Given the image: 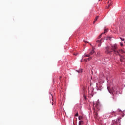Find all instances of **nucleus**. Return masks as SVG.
<instances>
[{
	"label": "nucleus",
	"mask_w": 125,
	"mask_h": 125,
	"mask_svg": "<svg viewBox=\"0 0 125 125\" xmlns=\"http://www.w3.org/2000/svg\"><path fill=\"white\" fill-rule=\"evenodd\" d=\"M83 119V117L82 116H79V120H82Z\"/></svg>",
	"instance_id": "f8f14e48"
},
{
	"label": "nucleus",
	"mask_w": 125,
	"mask_h": 125,
	"mask_svg": "<svg viewBox=\"0 0 125 125\" xmlns=\"http://www.w3.org/2000/svg\"><path fill=\"white\" fill-rule=\"evenodd\" d=\"M73 55H75V56H77V55H78V53H73Z\"/></svg>",
	"instance_id": "2eb2a0df"
},
{
	"label": "nucleus",
	"mask_w": 125,
	"mask_h": 125,
	"mask_svg": "<svg viewBox=\"0 0 125 125\" xmlns=\"http://www.w3.org/2000/svg\"><path fill=\"white\" fill-rule=\"evenodd\" d=\"M96 56H100V52H98L96 54Z\"/></svg>",
	"instance_id": "9d476101"
},
{
	"label": "nucleus",
	"mask_w": 125,
	"mask_h": 125,
	"mask_svg": "<svg viewBox=\"0 0 125 125\" xmlns=\"http://www.w3.org/2000/svg\"><path fill=\"white\" fill-rule=\"evenodd\" d=\"M91 57H89V58H87V59H85L84 60V61H85V62H87V60H88L89 61H90V60H91Z\"/></svg>",
	"instance_id": "20e7f679"
},
{
	"label": "nucleus",
	"mask_w": 125,
	"mask_h": 125,
	"mask_svg": "<svg viewBox=\"0 0 125 125\" xmlns=\"http://www.w3.org/2000/svg\"><path fill=\"white\" fill-rule=\"evenodd\" d=\"M120 39L122 40V41H125V39H124L123 38L120 37Z\"/></svg>",
	"instance_id": "a211bd4d"
},
{
	"label": "nucleus",
	"mask_w": 125,
	"mask_h": 125,
	"mask_svg": "<svg viewBox=\"0 0 125 125\" xmlns=\"http://www.w3.org/2000/svg\"><path fill=\"white\" fill-rule=\"evenodd\" d=\"M78 116H79V113H76V114H75V117H78Z\"/></svg>",
	"instance_id": "4468645a"
},
{
	"label": "nucleus",
	"mask_w": 125,
	"mask_h": 125,
	"mask_svg": "<svg viewBox=\"0 0 125 125\" xmlns=\"http://www.w3.org/2000/svg\"><path fill=\"white\" fill-rule=\"evenodd\" d=\"M85 43H88V42L87 41H85Z\"/></svg>",
	"instance_id": "412c9836"
},
{
	"label": "nucleus",
	"mask_w": 125,
	"mask_h": 125,
	"mask_svg": "<svg viewBox=\"0 0 125 125\" xmlns=\"http://www.w3.org/2000/svg\"><path fill=\"white\" fill-rule=\"evenodd\" d=\"M105 48L106 53L110 54L111 52H114V53L116 55H119V56L120 57V61H122V58H123V56H121V55H120V54L119 53V50H118V47L117 46V45L112 46L111 48L109 46H107Z\"/></svg>",
	"instance_id": "f257e3e1"
},
{
	"label": "nucleus",
	"mask_w": 125,
	"mask_h": 125,
	"mask_svg": "<svg viewBox=\"0 0 125 125\" xmlns=\"http://www.w3.org/2000/svg\"><path fill=\"white\" fill-rule=\"evenodd\" d=\"M83 69H79V70H77V72H78V73H82V72H83Z\"/></svg>",
	"instance_id": "1a4fd4ad"
},
{
	"label": "nucleus",
	"mask_w": 125,
	"mask_h": 125,
	"mask_svg": "<svg viewBox=\"0 0 125 125\" xmlns=\"http://www.w3.org/2000/svg\"><path fill=\"white\" fill-rule=\"evenodd\" d=\"M94 53V49L92 48V51L90 52L89 54L85 55V57H90V55H92Z\"/></svg>",
	"instance_id": "7ed1b4c3"
},
{
	"label": "nucleus",
	"mask_w": 125,
	"mask_h": 125,
	"mask_svg": "<svg viewBox=\"0 0 125 125\" xmlns=\"http://www.w3.org/2000/svg\"><path fill=\"white\" fill-rule=\"evenodd\" d=\"M102 41V39H101L100 40H98L96 41V42L98 43H102V42H101Z\"/></svg>",
	"instance_id": "39448f33"
},
{
	"label": "nucleus",
	"mask_w": 125,
	"mask_h": 125,
	"mask_svg": "<svg viewBox=\"0 0 125 125\" xmlns=\"http://www.w3.org/2000/svg\"><path fill=\"white\" fill-rule=\"evenodd\" d=\"M90 45H91V44H90Z\"/></svg>",
	"instance_id": "a878e982"
},
{
	"label": "nucleus",
	"mask_w": 125,
	"mask_h": 125,
	"mask_svg": "<svg viewBox=\"0 0 125 125\" xmlns=\"http://www.w3.org/2000/svg\"><path fill=\"white\" fill-rule=\"evenodd\" d=\"M108 32V30L107 29L104 30V34H105V33H107Z\"/></svg>",
	"instance_id": "ddd939ff"
},
{
	"label": "nucleus",
	"mask_w": 125,
	"mask_h": 125,
	"mask_svg": "<svg viewBox=\"0 0 125 125\" xmlns=\"http://www.w3.org/2000/svg\"><path fill=\"white\" fill-rule=\"evenodd\" d=\"M120 45H121V46H124V44H123V43H121L120 44Z\"/></svg>",
	"instance_id": "6ab92c4d"
},
{
	"label": "nucleus",
	"mask_w": 125,
	"mask_h": 125,
	"mask_svg": "<svg viewBox=\"0 0 125 125\" xmlns=\"http://www.w3.org/2000/svg\"><path fill=\"white\" fill-rule=\"evenodd\" d=\"M98 47H100V46H101V43H99V44L98 45Z\"/></svg>",
	"instance_id": "dca6fc26"
},
{
	"label": "nucleus",
	"mask_w": 125,
	"mask_h": 125,
	"mask_svg": "<svg viewBox=\"0 0 125 125\" xmlns=\"http://www.w3.org/2000/svg\"><path fill=\"white\" fill-rule=\"evenodd\" d=\"M99 17L98 16H97L96 18H95V20H94V22H93V24H94V23H95V22H96V21H97V19H98V18H99Z\"/></svg>",
	"instance_id": "0eeeda50"
},
{
	"label": "nucleus",
	"mask_w": 125,
	"mask_h": 125,
	"mask_svg": "<svg viewBox=\"0 0 125 125\" xmlns=\"http://www.w3.org/2000/svg\"><path fill=\"white\" fill-rule=\"evenodd\" d=\"M93 108L94 110V118H96L97 117H98V114H97V112L98 111H99V103L96 102L94 103V102L93 103Z\"/></svg>",
	"instance_id": "f03ea898"
},
{
	"label": "nucleus",
	"mask_w": 125,
	"mask_h": 125,
	"mask_svg": "<svg viewBox=\"0 0 125 125\" xmlns=\"http://www.w3.org/2000/svg\"><path fill=\"white\" fill-rule=\"evenodd\" d=\"M83 124V121H80L79 122V125H82Z\"/></svg>",
	"instance_id": "6e6552de"
},
{
	"label": "nucleus",
	"mask_w": 125,
	"mask_h": 125,
	"mask_svg": "<svg viewBox=\"0 0 125 125\" xmlns=\"http://www.w3.org/2000/svg\"><path fill=\"white\" fill-rule=\"evenodd\" d=\"M101 36H102V34L99 36L98 39H100V38H101Z\"/></svg>",
	"instance_id": "f3484780"
},
{
	"label": "nucleus",
	"mask_w": 125,
	"mask_h": 125,
	"mask_svg": "<svg viewBox=\"0 0 125 125\" xmlns=\"http://www.w3.org/2000/svg\"><path fill=\"white\" fill-rule=\"evenodd\" d=\"M117 122H120V120H118Z\"/></svg>",
	"instance_id": "393cba45"
},
{
	"label": "nucleus",
	"mask_w": 125,
	"mask_h": 125,
	"mask_svg": "<svg viewBox=\"0 0 125 125\" xmlns=\"http://www.w3.org/2000/svg\"><path fill=\"white\" fill-rule=\"evenodd\" d=\"M107 89L109 91L110 93H111V92H114V89H113L110 90V89L109 88V87H107Z\"/></svg>",
	"instance_id": "423d86ee"
},
{
	"label": "nucleus",
	"mask_w": 125,
	"mask_h": 125,
	"mask_svg": "<svg viewBox=\"0 0 125 125\" xmlns=\"http://www.w3.org/2000/svg\"><path fill=\"white\" fill-rule=\"evenodd\" d=\"M113 99H115V96L113 97Z\"/></svg>",
	"instance_id": "5701e85b"
},
{
	"label": "nucleus",
	"mask_w": 125,
	"mask_h": 125,
	"mask_svg": "<svg viewBox=\"0 0 125 125\" xmlns=\"http://www.w3.org/2000/svg\"><path fill=\"white\" fill-rule=\"evenodd\" d=\"M81 62H83V59H81Z\"/></svg>",
	"instance_id": "4be33fe9"
},
{
	"label": "nucleus",
	"mask_w": 125,
	"mask_h": 125,
	"mask_svg": "<svg viewBox=\"0 0 125 125\" xmlns=\"http://www.w3.org/2000/svg\"><path fill=\"white\" fill-rule=\"evenodd\" d=\"M61 78H62L61 76H60V79H61Z\"/></svg>",
	"instance_id": "b1692460"
},
{
	"label": "nucleus",
	"mask_w": 125,
	"mask_h": 125,
	"mask_svg": "<svg viewBox=\"0 0 125 125\" xmlns=\"http://www.w3.org/2000/svg\"><path fill=\"white\" fill-rule=\"evenodd\" d=\"M110 6H111V5H109L107 8H109V7H110Z\"/></svg>",
	"instance_id": "aec40b11"
},
{
	"label": "nucleus",
	"mask_w": 125,
	"mask_h": 125,
	"mask_svg": "<svg viewBox=\"0 0 125 125\" xmlns=\"http://www.w3.org/2000/svg\"><path fill=\"white\" fill-rule=\"evenodd\" d=\"M119 51H121V53H125V51H124V50H120Z\"/></svg>",
	"instance_id": "9b49d317"
}]
</instances>
